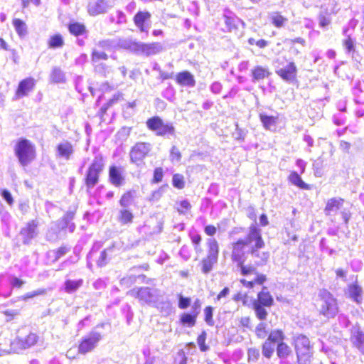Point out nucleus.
Instances as JSON below:
<instances>
[{
    "label": "nucleus",
    "mask_w": 364,
    "mask_h": 364,
    "mask_svg": "<svg viewBox=\"0 0 364 364\" xmlns=\"http://www.w3.org/2000/svg\"><path fill=\"white\" fill-rule=\"evenodd\" d=\"M265 247L261 230L255 225L249 227V232L245 238H239L231 243L230 259L237 268L240 276V283L247 289H253L256 286H262L261 290L257 294V297L252 302V308L256 317L260 321L267 318L266 308L274 304V298L267 287H264L267 281V277L257 271L255 265L247 262L246 252L252 256L259 257L258 251Z\"/></svg>",
    "instance_id": "obj_1"
},
{
    "label": "nucleus",
    "mask_w": 364,
    "mask_h": 364,
    "mask_svg": "<svg viewBox=\"0 0 364 364\" xmlns=\"http://www.w3.org/2000/svg\"><path fill=\"white\" fill-rule=\"evenodd\" d=\"M14 154L21 166H27L36 158V149L33 143L26 138L19 139L14 146Z\"/></svg>",
    "instance_id": "obj_2"
},
{
    "label": "nucleus",
    "mask_w": 364,
    "mask_h": 364,
    "mask_svg": "<svg viewBox=\"0 0 364 364\" xmlns=\"http://www.w3.org/2000/svg\"><path fill=\"white\" fill-rule=\"evenodd\" d=\"M105 166V156L100 154H97L88 166L85 175L84 183L87 189L92 188L100 182Z\"/></svg>",
    "instance_id": "obj_3"
},
{
    "label": "nucleus",
    "mask_w": 364,
    "mask_h": 364,
    "mask_svg": "<svg viewBox=\"0 0 364 364\" xmlns=\"http://www.w3.org/2000/svg\"><path fill=\"white\" fill-rule=\"evenodd\" d=\"M146 125L148 129L157 136L168 138L176 135V129L173 124L164 122L159 116L154 115L148 118Z\"/></svg>",
    "instance_id": "obj_4"
},
{
    "label": "nucleus",
    "mask_w": 364,
    "mask_h": 364,
    "mask_svg": "<svg viewBox=\"0 0 364 364\" xmlns=\"http://www.w3.org/2000/svg\"><path fill=\"white\" fill-rule=\"evenodd\" d=\"M206 247L207 255L200 261L201 271L204 274H208L212 271L218 262L220 253L219 243L215 238H208L206 240Z\"/></svg>",
    "instance_id": "obj_5"
},
{
    "label": "nucleus",
    "mask_w": 364,
    "mask_h": 364,
    "mask_svg": "<svg viewBox=\"0 0 364 364\" xmlns=\"http://www.w3.org/2000/svg\"><path fill=\"white\" fill-rule=\"evenodd\" d=\"M293 345L299 364H309L313 355L312 346L309 338L299 335L294 338Z\"/></svg>",
    "instance_id": "obj_6"
},
{
    "label": "nucleus",
    "mask_w": 364,
    "mask_h": 364,
    "mask_svg": "<svg viewBox=\"0 0 364 364\" xmlns=\"http://www.w3.org/2000/svg\"><path fill=\"white\" fill-rule=\"evenodd\" d=\"M320 309L319 314L330 318L335 317L339 311L337 299L333 295L328 291H323L319 294Z\"/></svg>",
    "instance_id": "obj_7"
},
{
    "label": "nucleus",
    "mask_w": 364,
    "mask_h": 364,
    "mask_svg": "<svg viewBox=\"0 0 364 364\" xmlns=\"http://www.w3.org/2000/svg\"><path fill=\"white\" fill-rule=\"evenodd\" d=\"M285 338V335L282 330L276 329L272 331L267 336V340L262 344V350L263 355L269 358L274 351V345H279Z\"/></svg>",
    "instance_id": "obj_8"
},
{
    "label": "nucleus",
    "mask_w": 364,
    "mask_h": 364,
    "mask_svg": "<svg viewBox=\"0 0 364 364\" xmlns=\"http://www.w3.org/2000/svg\"><path fill=\"white\" fill-rule=\"evenodd\" d=\"M151 151V144L149 142H136L131 149V161L136 165L142 163Z\"/></svg>",
    "instance_id": "obj_9"
},
{
    "label": "nucleus",
    "mask_w": 364,
    "mask_h": 364,
    "mask_svg": "<svg viewBox=\"0 0 364 364\" xmlns=\"http://www.w3.org/2000/svg\"><path fill=\"white\" fill-rule=\"evenodd\" d=\"M102 336L98 332H90L87 336L83 337L77 346L79 354L85 355L92 351L98 342L101 340Z\"/></svg>",
    "instance_id": "obj_10"
},
{
    "label": "nucleus",
    "mask_w": 364,
    "mask_h": 364,
    "mask_svg": "<svg viewBox=\"0 0 364 364\" xmlns=\"http://www.w3.org/2000/svg\"><path fill=\"white\" fill-rule=\"evenodd\" d=\"M200 309L201 302L198 299H197L195 300L192 306V311L191 313L184 312L180 315V323L183 326L189 328L193 327L196 324Z\"/></svg>",
    "instance_id": "obj_11"
},
{
    "label": "nucleus",
    "mask_w": 364,
    "mask_h": 364,
    "mask_svg": "<svg viewBox=\"0 0 364 364\" xmlns=\"http://www.w3.org/2000/svg\"><path fill=\"white\" fill-rule=\"evenodd\" d=\"M36 80L27 77L19 81L16 88L14 98L16 100L27 97L35 89Z\"/></svg>",
    "instance_id": "obj_12"
},
{
    "label": "nucleus",
    "mask_w": 364,
    "mask_h": 364,
    "mask_svg": "<svg viewBox=\"0 0 364 364\" xmlns=\"http://www.w3.org/2000/svg\"><path fill=\"white\" fill-rule=\"evenodd\" d=\"M276 73L283 80L293 82L297 79V68L294 62H289L286 67L276 70Z\"/></svg>",
    "instance_id": "obj_13"
},
{
    "label": "nucleus",
    "mask_w": 364,
    "mask_h": 364,
    "mask_svg": "<svg viewBox=\"0 0 364 364\" xmlns=\"http://www.w3.org/2000/svg\"><path fill=\"white\" fill-rule=\"evenodd\" d=\"M109 181L116 187L121 186L124 181L123 168L112 165L109 167Z\"/></svg>",
    "instance_id": "obj_14"
},
{
    "label": "nucleus",
    "mask_w": 364,
    "mask_h": 364,
    "mask_svg": "<svg viewBox=\"0 0 364 364\" xmlns=\"http://www.w3.org/2000/svg\"><path fill=\"white\" fill-rule=\"evenodd\" d=\"M38 341V336L34 333H30L24 337H18L14 344L20 349H26L35 346Z\"/></svg>",
    "instance_id": "obj_15"
},
{
    "label": "nucleus",
    "mask_w": 364,
    "mask_h": 364,
    "mask_svg": "<svg viewBox=\"0 0 364 364\" xmlns=\"http://www.w3.org/2000/svg\"><path fill=\"white\" fill-rule=\"evenodd\" d=\"M175 81L181 87H192L196 85V80L193 75L188 70L178 73L175 76Z\"/></svg>",
    "instance_id": "obj_16"
},
{
    "label": "nucleus",
    "mask_w": 364,
    "mask_h": 364,
    "mask_svg": "<svg viewBox=\"0 0 364 364\" xmlns=\"http://www.w3.org/2000/svg\"><path fill=\"white\" fill-rule=\"evenodd\" d=\"M151 17V13L147 11H139L134 16L133 21L141 32L146 31V23Z\"/></svg>",
    "instance_id": "obj_17"
},
{
    "label": "nucleus",
    "mask_w": 364,
    "mask_h": 364,
    "mask_svg": "<svg viewBox=\"0 0 364 364\" xmlns=\"http://www.w3.org/2000/svg\"><path fill=\"white\" fill-rule=\"evenodd\" d=\"M344 203V199L342 198H331L328 199L324 208V213L326 215H331L340 210Z\"/></svg>",
    "instance_id": "obj_18"
},
{
    "label": "nucleus",
    "mask_w": 364,
    "mask_h": 364,
    "mask_svg": "<svg viewBox=\"0 0 364 364\" xmlns=\"http://www.w3.org/2000/svg\"><path fill=\"white\" fill-rule=\"evenodd\" d=\"M107 5L105 0H97L88 4L87 11L91 16H97L107 11Z\"/></svg>",
    "instance_id": "obj_19"
},
{
    "label": "nucleus",
    "mask_w": 364,
    "mask_h": 364,
    "mask_svg": "<svg viewBox=\"0 0 364 364\" xmlns=\"http://www.w3.org/2000/svg\"><path fill=\"white\" fill-rule=\"evenodd\" d=\"M138 49L146 55H155L162 50L160 43L154 42L151 43H141L138 46Z\"/></svg>",
    "instance_id": "obj_20"
},
{
    "label": "nucleus",
    "mask_w": 364,
    "mask_h": 364,
    "mask_svg": "<svg viewBox=\"0 0 364 364\" xmlns=\"http://www.w3.org/2000/svg\"><path fill=\"white\" fill-rule=\"evenodd\" d=\"M136 197V191L129 189L125 191L119 198V204L122 208H127L131 205Z\"/></svg>",
    "instance_id": "obj_21"
},
{
    "label": "nucleus",
    "mask_w": 364,
    "mask_h": 364,
    "mask_svg": "<svg viewBox=\"0 0 364 364\" xmlns=\"http://www.w3.org/2000/svg\"><path fill=\"white\" fill-rule=\"evenodd\" d=\"M134 215L130 209L122 208L118 213L117 220L122 225L132 224L134 221Z\"/></svg>",
    "instance_id": "obj_22"
},
{
    "label": "nucleus",
    "mask_w": 364,
    "mask_h": 364,
    "mask_svg": "<svg viewBox=\"0 0 364 364\" xmlns=\"http://www.w3.org/2000/svg\"><path fill=\"white\" fill-rule=\"evenodd\" d=\"M58 155L60 157L69 159L73 154V146L69 141H65L57 146Z\"/></svg>",
    "instance_id": "obj_23"
},
{
    "label": "nucleus",
    "mask_w": 364,
    "mask_h": 364,
    "mask_svg": "<svg viewBox=\"0 0 364 364\" xmlns=\"http://www.w3.org/2000/svg\"><path fill=\"white\" fill-rule=\"evenodd\" d=\"M252 79L255 81L262 80L265 78H267L270 76L271 72L269 68L257 65L255 66L251 71Z\"/></svg>",
    "instance_id": "obj_24"
},
{
    "label": "nucleus",
    "mask_w": 364,
    "mask_h": 364,
    "mask_svg": "<svg viewBox=\"0 0 364 364\" xmlns=\"http://www.w3.org/2000/svg\"><path fill=\"white\" fill-rule=\"evenodd\" d=\"M288 179L289 182H291L293 185L297 186L301 189H311V186L306 183L296 171H291L288 176Z\"/></svg>",
    "instance_id": "obj_25"
},
{
    "label": "nucleus",
    "mask_w": 364,
    "mask_h": 364,
    "mask_svg": "<svg viewBox=\"0 0 364 364\" xmlns=\"http://www.w3.org/2000/svg\"><path fill=\"white\" fill-rule=\"evenodd\" d=\"M129 294L139 300H146L151 297V294L149 287L133 289L129 291Z\"/></svg>",
    "instance_id": "obj_26"
},
{
    "label": "nucleus",
    "mask_w": 364,
    "mask_h": 364,
    "mask_svg": "<svg viewBox=\"0 0 364 364\" xmlns=\"http://www.w3.org/2000/svg\"><path fill=\"white\" fill-rule=\"evenodd\" d=\"M64 44V39L60 33H55L50 36L47 41L48 47L51 49L62 48Z\"/></svg>",
    "instance_id": "obj_27"
},
{
    "label": "nucleus",
    "mask_w": 364,
    "mask_h": 364,
    "mask_svg": "<svg viewBox=\"0 0 364 364\" xmlns=\"http://www.w3.org/2000/svg\"><path fill=\"white\" fill-rule=\"evenodd\" d=\"M38 222L33 220L28 222L26 226L21 229V234L28 239L33 238L36 232Z\"/></svg>",
    "instance_id": "obj_28"
},
{
    "label": "nucleus",
    "mask_w": 364,
    "mask_h": 364,
    "mask_svg": "<svg viewBox=\"0 0 364 364\" xmlns=\"http://www.w3.org/2000/svg\"><path fill=\"white\" fill-rule=\"evenodd\" d=\"M69 32L74 36H79L86 33L87 29L84 23L72 22L68 26Z\"/></svg>",
    "instance_id": "obj_29"
},
{
    "label": "nucleus",
    "mask_w": 364,
    "mask_h": 364,
    "mask_svg": "<svg viewBox=\"0 0 364 364\" xmlns=\"http://www.w3.org/2000/svg\"><path fill=\"white\" fill-rule=\"evenodd\" d=\"M259 117L261 122L262 123L263 127L266 129H271L272 127H274L278 119L277 117L267 115L264 114H260Z\"/></svg>",
    "instance_id": "obj_30"
},
{
    "label": "nucleus",
    "mask_w": 364,
    "mask_h": 364,
    "mask_svg": "<svg viewBox=\"0 0 364 364\" xmlns=\"http://www.w3.org/2000/svg\"><path fill=\"white\" fill-rule=\"evenodd\" d=\"M83 284L82 279L72 280L67 279L65 282V291L68 294H71L76 291Z\"/></svg>",
    "instance_id": "obj_31"
},
{
    "label": "nucleus",
    "mask_w": 364,
    "mask_h": 364,
    "mask_svg": "<svg viewBox=\"0 0 364 364\" xmlns=\"http://www.w3.org/2000/svg\"><path fill=\"white\" fill-rule=\"evenodd\" d=\"M277 355L279 358H287L291 354L290 346L284 341L277 346Z\"/></svg>",
    "instance_id": "obj_32"
},
{
    "label": "nucleus",
    "mask_w": 364,
    "mask_h": 364,
    "mask_svg": "<svg viewBox=\"0 0 364 364\" xmlns=\"http://www.w3.org/2000/svg\"><path fill=\"white\" fill-rule=\"evenodd\" d=\"M350 296L358 304L360 303L362 289L357 284H352L348 287Z\"/></svg>",
    "instance_id": "obj_33"
},
{
    "label": "nucleus",
    "mask_w": 364,
    "mask_h": 364,
    "mask_svg": "<svg viewBox=\"0 0 364 364\" xmlns=\"http://www.w3.org/2000/svg\"><path fill=\"white\" fill-rule=\"evenodd\" d=\"M73 218V213H67L65 215H64L60 221V223L61 225V228L64 229V228H68L70 230V232H73L75 228V224L71 222Z\"/></svg>",
    "instance_id": "obj_34"
},
{
    "label": "nucleus",
    "mask_w": 364,
    "mask_h": 364,
    "mask_svg": "<svg viewBox=\"0 0 364 364\" xmlns=\"http://www.w3.org/2000/svg\"><path fill=\"white\" fill-rule=\"evenodd\" d=\"M12 23L19 36L26 35L27 33V27L26 23L23 21L19 18H14Z\"/></svg>",
    "instance_id": "obj_35"
},
{
    "label": "nucleus",
    "mask_w": 364,
    "mask_h": 364,
    "mask_svg": "<svg viewBox=\"0 0 364 364\" xmlns=\"http://www.w3.org/2000/svg\"><path fill=\"white\" fill-rule=\"evenodd\" d=\"M272 23L277 28L283 27L287 21V18L279 12H275L271 16Z\"/></svg>",
    "instance_id": "obj_36"
},
{
    "label": "nucleus",
    "mask_w": 364,
    "mask_h": 364,
    "mask_svg": "<svg viewBox=\"0 0 364 364\" xmlns=\"http://www.w3.org/2000/svg\"><path fill=\"white\" fill-rule=\"evenodd\" d=\"M240 21L237 16H225V23L229 31L237 29Z\"/></svg>",
    "instance_id": "obj_37"
},
{
    "label": "nucleus",
    "mask_w": 364,
    "mask_h": 364,
    "mask_svg": "<svg viewBox=\"0 0 364 364\" xmlns=\"http://www.w3.org/2000/svg\"><path fill=\"white\" fill-rule=\"evenodd\" d=\"M190 238L196 252L201 253L203 252V249L200 246L203 240L202 236L199 234H192L190 235Z\"/></svg>",
    "instance_id": "obj_38"
},
{
    "label": "nucleus",
    "mask_w": 364,
    "mask_h": 364,
    "mask_svg": "<svg viewBox=\"0 0 364 364\" xmlns=\"http://www.w3.org/2000/svg\"><path fill=\"white\" fill-rule=\"evenodd\" d=\"M213 310L214 309L211 306H205L203 309L204 321L210 326H213L214 325Z\"/></svg>",
    "instance_id": "obj_39"
},
{
    "label": "nucleus",
    "mask_w": 364,
    "mask_h": 364,
    "mask_svg": "<svg viewBox=\"0 0 364 364\" xmlns=\"http://www.w3.org/2000/svg\"><path fill=\"white\" fill-rule=\"evenodd\" d=\"M207 338V333L205 331H203L197 337V343L199 346V349L202 352H205L209 350V346L205 343Z\"/></svg>",
    "instance_id": "obj_40"
},
{
    "label": "nucleus",
    "mask_w": 364,
    "mask_h": 364,
    "mask_svg": "<svg viewBox=\"0 0 364 364\" xmlns=\"http://www.w3.org/2000/svg\"><path fill=\"white\" fill-rule=\"evenodd\" d=\"M107 59L108 55L105 52H101L96 49H93L91 52V61L93 63H97L100 60H107Z\"/></svg>",
    "instance_id": "obj_41"
},
{
    "label": "nucleus",
    "mask_w": 364,
    "mask_h": 364,
    "mask_svg": "<svg viewBox=\"0 0 364 364\" xmlns=\"http://www.w3.org/2000/svg\"><path fill=\"white\" fill-rule=\"evenodd\" d=\"M172 185L178 189H183L185 187V180L183 175L175 173L172 178Z\"/></svg>",
    "instance_id": "obj_42"
},
{
    "label": "nucleus",
    "mask_w": 364,
    "mask_h": 364,
    "mask_svg": "<svg viewBox=\"0 0 364 364\" xmlns=\"http://www.w3.org/2000/svg\"><path fill=\"white\" fill-rule=\"evenodd\" d=\"M255 333L259 338H264L267 336L268 328L265 323H259L255 328Z\"/></svg>",
    "instance_id": "obj_43"
},
{
    "label": "nucleus",
    "mask_w": 364,
    "mask_h": 364,
    "mask_svg": "<svg viewBox=\"0 0 364 364\" xmlns=\"http://www.w3.org/2000/svg\"><path fill=\"white\" fill-rule=\"evenodd\" d=\"M232 300L236 302L241 301L244 306H247L249 304L248 294L242 291H237L232 296Z\"/></svg>",
    "instance_id": "obj_44"
},
{
    "label": "nucleus",
    "mask_w": 364,
    "mask_h": 364,
    "mask_svg": "<svg viewBox=\"0 0 364 364\" xmlns=\"http://www.w3.org/2000/svg\"><path fill=\"white\" fill-rule=\"evenodd\" d=\"M70 251V247L68 245H61L53 251L54 261L58 260L60 258L64 257Z\"/></svg>",
    "instance_id": "obj_45"
},
{
    "label": "nucleus",
    "mask_w": 364,
    "mask_h": 364,
    "mask_svg": "<svg viewBox=\"0 0 364 364\" xmlns=\"http://www.w3.org/2000/svg\"><path fill=\"white\" fill-rule=\"evenodd\" d=\"M46 293V289H38V290L33 291L32 292H28V293L23 294V295L21 296L18 298V299L26 301H27L30 299H32L35 296L45 294Z\"/></svg>",
    "instance_id": "obj_46"
},
{
    "label": "nucleus",
    "mask_w": 364,
    "mask_h": 364,
    "mask_svg": "<svg viewBox=\"0 0 364 364\" xmlns=\"http://www.w3.org/2000/svg\"><path fill=\"white\" fill-rule=\"evenodd\" d=\"M164 176V171L161 167H158L154 168L153 173V178L151 179V183H158L162 181Z\"/></svg>",
    "instance_id": "obj_47"
},
{
    "label": "nucleus",
    "mask_w": 364,
    "mask_h": 364,
    "mask_svg": "<svg viewBox=\"0 0 364 364\" xmlns=\"http://www.w3.org/2000/svg\"><path fill=\"white\" fill-rule=\"evenodd\" d=\"M191 208V205L187 200H183L178 203L176 210L180 214H185Z\"/></svg>",
    "instance_id": "obj_48"
},
{
    "label": "nucleus",
    "mask_w": 364,
    "mask_h": 364,
    "mask_svg": "<svg viewBox=\"0 0 364 364\" xmlns=\"http://www.w3.org/2000/svg\"><path fill=\"white\" fill-rule=\"evenodd\" d=\"M182 157L181 153L178 148L173 146L170 150V159L171 161H179Z\"/></svg>",
    "instance_id": "obj_49"
},
{
    "label": "nucleus",
    "mask_w": 364,
    "mask_h": 364,
    "mask_svg": "<svg viewBox=\"0 0 364 364\" xmlns=\"http://www.w3.org/2000/svg\"><path fill=\"white\" fill-rule=\"evenodd\" d=\"M353 342L358 348H361L364 345V333L362 331H357L353 336Z\"/></svg>",
    "instance_id": "obj_50"
},
{
    "label": "nucleus",
    "mask_w": 364,
    "mask_h": 364,
    "mask_svg": "<svg viewBox=\"0 0 364 364\" xmlns=\"http://www.w3.org/2000/svg\"><path fill=\"white\" fill-rule=\"evenodd\" d=\"M191 299L189 297H185L182 295H178V308L181 309H186L191 304Z\"/></svg>",
    "instance_id": "obj_51"
},
{
    "label": "nucleus",
    "mask_w": 364,
    "mask_h": 364,
    "mask_svg": "<svg viewBox=\"0 0 364 364\" xmlns=\"http://www.w3.org/2000/svg\"><path fill=\"white\" fill-rule=\"evenodd\" d=\"M51 79L54 82L63 81V73L60 69H54L51 73Z\"/></svg>",
    "instance_id": "obj_52"
},
{
    "label": "nucleus",
    "mask_w": 364,
    "mask_h": 364,
    "mask_svg": "<svg viewBox=\"0 0 364 364\" xmlns=\"http://www.w3.org/2000/svg\"><path fill=\"white\" fill-rule=\"evenodd\" d=\"M343 44L348 52L354 50V42L350 36H348L343 41Z\"/></svg>",
    "instance_id": "obj_53"
},
{
    "label": "nucleus",
    "mask_w": 364,
    "mask_h": 364,
    "mask_svg": "<svg viewBox=\"0 0 364 364\" xmlns=\"http://www.w3.org/2000/svg\"><path fill=\"white\" fill-rule=\"evenodd\" d=\"M1 195L10 205L14 203V198L8 190L3 189L1 192Z\"/></svg>",
    "instance_id": "obj_54"
},
{
    "label": "nucleus",
    "mask_w": 364,
    "mask_h": 364,
    "mask_svg": "<svg viewBox=\"0 0 364 364\" xmlns=\"http://www.w3.org/2000/svg\"><path fill=\"white\" fill-rule=\"evenodd\" d=\"M24 284L25 282L18 277H13L10 281V284L12 288H21Z\"/></svg>",
    "instance_id": "obj_55"
},
{
    "label": "nucleus",
    "mask_w": 364,
    "mask_h": 364,
    "mask_svg": "<svg viewBox=\"0 0 364 364\" xmlns=\"http://www.w3.org/2000/svg\"><path fill=\"white\" fill-rule=\"evenodd\" d=\"M204 232L209 237L214 236L217 232V228L213 225H208L204 228Z\"/></svg>",
    "instance_id": "obj_56"
},
{
    "label": "nucleus",
    "mask_w": 364,
    "mask_h": 364,
    "mask_svg": "<svg viewBox=\"0 0 364 364\" xmlns=\"http://www.w3.org/2000/svg\"><path fill=\"white\" fill-rule=\"evenodd\" d=\"M3 314L8 318V321L13 320L17 315L19 314V311L17 310H4Z\"/></svg>",
    "instance_id": "obj_57"
},
{
    "label": "nucleus",
    "mask_w": 364,
    "mask_h": 364,
    "mask_svg": "<svg viewBox=\"0 0 364 364\" xmlns=\"http://www.w3.org/2000/svg\"><path fill=\"white\" fill-rule=\"evenodd\" d=\"M318 20L319 25L323 28L327 26L331 23L330 18L323 14L319 15Z\"/></svg>",
    "instance_id": "obj_58"
},
{
    "label": "nucleus",
    "mask_w": 364,
    "mask_h": 364,
    "mask_svg": "<svg viewBox=\"0 0 364 364\" xmlns=\"http://www.w3.org/2000/svg\"><path fill=\"white\" fill-rule=\"evenodd\" d=\"M259 356V350L255 348L249 349L248 358L249 360H257Z\"/></svg>",
    "instance_id": "obj_59"
},
{
    "label": "nucleus",
    "mask_w": 364,
    "mask_h": 364,
    "mask_svg": "<svg viewBox=\"0 0 364 364\" xmlns=\"http://www.w3.org/2000/svg\"><path fill=\"white\" fill-rule=\"evenodd\" d=\"M230 292V289L228 287H224L217 295L216 299L220 300L223 297H225Z\"/></svg>",
    "instance_id": "obj_60"
},
{
    "label": "nucleus",
    "mask_w": 364,
    "mask_h": 364,
    "mask_svg": "<svg viewBox=\"0 0 364 364\" xmlns=\"http://www.w3.org/2000/svg\"><path fill=\"white\" fill-rule=\"evenodd\" d=\"M247 217L249 219L255 221L257 218V213L253 207L249 208V213H247Z\"/></svg>",
    "instance_id": "obj_61"
},
{
    "label": "nucleus",
    "mask_w": 364,
    "mask_h": 364,
    "mask_svg": "<svg viewBox=\"0 0 364 364\" xmlns=\"http://www.w3.org/2000/svg\"><path fill=\"white\" fill-rule=\"evenodd\" d=\"M259 222L261 226H267L269 224L267 216L265 214H262L259 216Z\"/></svg>",
    "instance_id": "obj_62"
},
{
    "label": "nucleus",
    "mask_w": 364,
    "mask_h": 364,
    "mask_svg": "<svg viewBox=\"0 0 364 364\" xmlns=\"http://www.w3.org/2000/svg\"><path fill=\"white\" fill-rule=\"evenodd\" d=\"M255 45L259 48H264L268 45V41L264 39H259L255 42Z\"/></svg>",
    "instance_id": "obj_63"
},
{
    "label": "nucleus",
    "mask_w": 364,
    "mask_h": 364,
    "mask_svg": "<svg viewBox=\"0 0 364 364\" xmlns=\"http://www.w3.org/2000/svg\"><path fill=\"white\" fill-rule=\"evenodd\" d=\"M291 43H299V44H301L303 46H306V41H305V39L303 38H301V37H297V38H295L294 39H291Z\"/></svg>",
    "instance_id": "obj_64"
}]
</instances>
